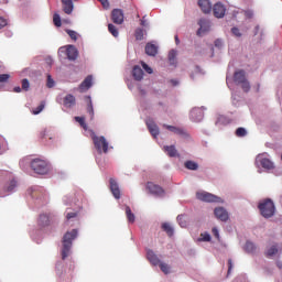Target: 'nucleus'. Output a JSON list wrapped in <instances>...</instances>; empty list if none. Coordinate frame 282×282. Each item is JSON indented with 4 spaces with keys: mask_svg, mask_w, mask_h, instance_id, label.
Wrapping results in <instances>:
<instances>
[{
    "mask_svg": "<svg viewBox=\"0 0 282 282\" xmlns=\"http://www.w3.org/2000/svg\"><path fill=\"white\" fill-rule=\"evenodd\" d=\"M78 237V229H73L67 231L63 237V249L62 259L65 261L69 257V251L72 250V241Z\"/></svg>",
    "mask_w": 282,
    "mask_h": 282,
    "instance_id": "nucleus-1",
    "label": "nucleus"
},
{
    "mask_svg": "<svg viewBox=\"0 0 282 282\" xmlns=\"http://www.w3.org/2000/svg\"><path fill=\"white\" fill-rule=\"evenodd\" d=\"M258 208L260 210V215L264 217V219H270V217H274V213H276V207L274 206V202L270 198L262 199Z\"/></svg>",
    "mask_w": 282,
    "mask_h": 282,
    "instance_id": "nucleus-2",
    "label": "nucleus"
},
{
    "mask_svg": "<svg viewBox=\"0 0 282 282\" xmlns=\"http://www.w3.org/2000/svg\"><path fill=\"white\" fill-rule=\"evenodd\" d=\"M234 83L235 85H240L241 89L248 94L250 91L251 86L250 82H248V77H246V70L238 69L234 73Z\"/></svg>",
    "mask_w": 282,
    "mask_h": 282,
    "instance_id": "nucleus-3",
    "label": "nucleus"
},
{
    "mask_svg": "<svg viewBox=\"0 0 282 282\" xmlns=\"http://www.w3.org/2000/svg\"><path fill=\"white\" fill-rule=\"evenodd\" d=\"M94 147L98 153H108L109 152V142L105 137L96 135V132H91L90 134Z\"/></svg>",
    "mask_w": 282,
    "mask_h": 282,
    "instance_id": "nucleus-4",
    "label": "nucleus"
},
{
    "mask_svg": "<svg viewBox=\"0 0 282 282\" xmlns=\"http://www.w3.org/2000/svg\"><path fill=\"white\" fill-rule=\"evenodd\" d=\"M31 169L37 175H45L50 171V165H47V161L43 159H33L31 161Z\"/></svg>",
    "mask_w": 282,
    "mask_h": 282,
    "instance_id": "nucleus-5",
    "label": "nucleus"
},
{
    "mask_svg": "<svg viewBox=\"0 0 282 282\" xmlns=\"http://www.w3.org/2000/svg\"><path fill=\"white\" fill-rule=\"evenodd\" d=\"M196 197L200 202L221 204V198L219 196H215L208 192H198L196 193Z\"/></svg>",
    "mask_w": 282,
    "mask_h": 282,
    "instance_id": "nucleus-6",
    "label": "nucleus"
},
{
    "mask_svg": "<svg viewBox=\"0 0 282 282\" xmlns=\"http://www.w3.org/2000/svg\"><path fill=\"white\" fill-rule=\"evenodd\" d=\"M147 191H149L150 195H155V197H164V188L153 182L147 183Z\"/></svg>",
    "mask_w": 282,
    "mask_h": 282,
    "instance_id": "nucleus-7",
    "label": "nucleus"
},
{
    "mask_svg": "<svg viewBox=\"0 0 282 282\" xmlns=\"http://www.w3.org/2000/svg\"><path fill=\"white\" fill-rule=\"evenodd\" d=\"M111 20L116 25H122L124 23V11L122 9H113L111 11Z\"/></svg>",
    "mask_w": 282,
    "mask_h": 282,
    "instance_id": "nucleus-8",
    "label": "nucleus"
},
{
    "mask_svg": "<svg viewBox=\"0 0 282 282\" xmlns=\"http://www.w3.org/2000/svg\"><path fill=\"white\" fill-rule=\"evenodd\" d=\"M93 82L94 77L91 75H88L78 87L80 94H85V91H88V89L91 88V85H94Z\"/></svg>",
    "mask_w": 282,
    "mask_h": 282,
    "instance_id": "nucleus-9",
    "label": "nucleus"
},
{
    "mask_svg": "<svg viewBox=\"0 0 282 282\" xmlns=\"http://www.w3.org/2000/svg\"><path fill=\"white\" fill-rule=\"evenodd\" d=\"M213 12L216 19H224V17L226 15V7H224V4L218 2L214 6Z\"/></svg>",
    "mask_w": 282,
    "mask_h": 282,
    "instance_id": "nucleus-10",
    "label": "nucleus"
},
{
    "mask_svg": "<svg viewBox=\"0 0 282 282\" xmlns=\"http://www.w3.org/2000/svg\"><path fill=\"white\" fill-rule=\"evenodd\" d=\"M215 217L218 218L220 221H228L229 215L228 210L224 207H217L214 210Z\"/></svg>",
    "mask_w": 282,
    "mask_h": 282,
    "instance_id": "nucleus-11",
    "label": "nucleus"
},
{
    "mask_svg": "<svg viewBox=\"0 0 282 282\" xmlns=\"http://www.w3.org/2000/svg\"><path fill=\"white\" fill-rule=\"evenodd\" d=\"M191 118L194 122H202V120H204V109L193 108L191 111Z\"/></svg>",
    "mask_w": 282,
    "mask_h": 282,
    "instance_id": "nucleus-12",
    "label": "nucleus"
},
{
    "mask_svg": "<svg viewBox=\"0 0 282 282\" xmlns=\"http://www.w3.org/2000/svg\"><path fill=\"white\" fill-rule=\"evenodd\" d=\"M198 25H199V29L197 31L198 36H202V34H204V32H208V30H210V21H208L206 19H200L198 21Z\"/></svg>",
    "mask_w": 282,
    "mask_h": 282,
    "instance_id": "nucleus-13",
    "label": "nucleus"
},
{
    "mask_svg": "<svg viewBox=\"0 0 282 282\" xmlns=\"http://www.w3.org/2000/svg\"><path fill=\"white\" fill-rule=\"evenodd\" d=\"M109 184H110V191L115 199H120L121 194H120V186L118 185V182H116L113 178H110Z\"/></svg>",
    "mask_w": 282,
    "mask_h": 282,
    "instance_id": "nucleus-14",
    "label": "nucleus"
},
{
    "mask_svg": "<svg viewBox=\"0 0 282 282\" xmlns=\"http://www.w3.org/2000/svg\"><path fill=\"white\" fill-rule=\"evenodd\" d=\"M65 52L68 61H76V58H78V50H76V46L68 45Z\"/></svg>",
    "mask_w": 282,
    "mask_h": 282,
    "instance_id": "nucleus-15",
    "label": "nucleus"
},
{
    "mask_svg": "<svg viewBox=\"0 0 282 282\" xmlns=\"http://www.w3.org/2000/svg\"><path fill=\"white\" fill-rule=\"evenodd\" d=\"M63 105L64 107H66V109H72V107H76V97L72 94L66 95L64 97Z\"/></svg>",
    "mask_w": 282,
    "mask_h": 282,
    "instance_id": "nucleus-16",
    "label": "nucleus"
},
{
    "mask_svg": "<svg viewBox=\"0 0 282 282\" xmlns=\"http://www.w3.org/2000/svg\"><path fill=\"white\" fill-rule=\"evenodd\" d=\"M147 127L151 133V135H153V138H156L160 135V128H158V124H155V122L151 119H149L147 121Z\"/></svg>",
    "mask_w": 282,
    "mask_h": 282,
    "instance_id": "nucleus-17",
    "label": "nucleus"
},
{
    "mask_svg": "<svg viewBox=\"0 0 282 282\" xmlns=\"http://www.w3.org/2000/svg\"><path fill=\"white\" fill-rule=\"evenodd\" d=\"M198 6L204 14H209L213 10V4H210L209 0H198Z\"/></svg>",
    "mask_w": 282,
    "mask_h": 282,
    "instance_id": "nucleus-18",
    "label": "nucleus"
},
{
    "mask_svg": "<svg viewBox=\"0 0 282 282\" xmlns=\"http://www.w3.org/2000/svg\"><path fill=\"white\" fill-rule=\"evenodd\" d=\"M63 11L65 14H72L74 12V1L73 0H62Z\"/></svg>",
    "mask_w": 282,
    "mask_h": 282,
    "instance_id": "nucleus-19",
    "label": "nucleus"
},
{
    "mask_svg": "<svg viewBox=\"0 0 282 282\" xmlns=\"http://www.w3.org/2000/svg\"><path fill=\"white\" fill-rule=\"evenodd\" d=\"M132 76L134 78V80H142V78H144V70H142V68L138 65H135L132 69Z\"/></svg>",
    "mask_w": 282,
    "mask_h": 282,
    "instance_id": "nucleus-20",
    "label": "nucleus"
},
{
    "mask_svg": "<svg viewBox=\"0 0 282 282\" xmlns=\"http://www.w3.org/2000/svg\"><path fill=\"white\" fill-rule=\"evenodd\" d=\"M147 257H148V260L150 261V263H152V265H158L159 263L162 262V261H160V258L158 257V254H155V252H153V250H148Z\"/></svg>",
    "mask_w": 282,
    "mask_h": 282,
    "instance_id": "nucleus-21",
    "label": "nucleus"
},
{
    "mask_svg": "<svg viewBox=\"0 0 282 282\" xmlns=\"http://www.w3.org/2000/svg\"><path fill=\"white\" fill-rule=\"evenodd\" d=\"M145 54H148V56H156L158 55V46L155 44L148 43L145 45Z\"/></svg>",
    "mask_w": 282,
    "mask_h": 282,
    "instance_id": "nucleus-22",
    "label": "nucleus"
},
{
    "mask_svg": "<svg viewBox=\"0 0 282 282\" xmlns=\"http://www.w3.org/2000/svg\"><path fill=\"white\" fill-rule=\"evenodd\" d=\"M83 192H76L73 196H64L63 202H83Z\"/></svg>",
    "mask_w": 282,
    "mask_h": 282,
    "instance_id": "nucleus-23",
    "label": "nucleus"
},
{
    "mask_svg": "<svg viewBox=\"0 0 282 282\" xmlns=\"http://www.w3.org/2000/svg\"><path fill=\"white\" fill-rule=\"evenodd\" d=\"M161 228L164 232H166L167 237H173V235H175V229H173V226H171L169 223H163Z\"/></svg>",
    "mask_w": 282,
    "mask_h": 282,
    "instance_id": "nucleus-24",
    "label": "nucleus"
},
{
    "mask_svg": "<svg viewBox=\"0 0 282 282\" xmlns=\"http://www.w3.org/2000/svg\"><path fill=\"white\" fill-rule=\"evenodd\" d=\"M85 100L87 102V112L89 113L90 119L94 120V102L91 101V97L86 96Z\"/></svg>",
    "mask_w": 282,
    "mask_h": 282,
    "instance_id": "nucleus-25",
    "label": "nucleus"
},
{
    "mask_svg": "<svg viewBox=\"0 0 282 282\" xmlns=\"http://www.w3.org/2000/svg\"><path fill=\"white\" fill-rule=\"evenodd\" d=\"M259 161H260L262 169H267L269 171L274 169V163L272 161H270V159L263 158V159H260Z\"/></svg>",
    "mask_w": 282,
    "mask_h": 282,
    "instance_id": "nucleus-26",
    "label": "nucleus"
},
{
    "mask_svg": "<svg viewBox=\"0 0 282 282\" xmlns=\"http://www.w3.org/2000/svg\"><path fill=\"white\" fill-rule=\"evenodd\" d=\"M164 151L170 158H177V149H175V145H165Z\"/></svg>",
    "mask_w": 282,
    "mask_h": 282,
    "instance_id": "nucleus-27",
    "label": "nucleus"
},
{
    "mask_svg": "<svg viewBox=\"0 0 282 282\" xmlns=\"http://www.w3.org/2000/svg\"><path fill=\"white\" fill-rule=\"evenodd\" d=\"M39 226H42V227L50 226V215L47 214L40 215Z\"/></svg>",
    "mask_w": 282,
    "mask_h": 282,
    "instance_id": "nucleus-28",
    "label": "nucleus"
},
{
    "mask_svg": "<svg viewBox=\"0 0 282 282\" xmlns=\"http://www.w3.org/2000/svg\"><path fill=\"white\" fill-rule=\"evenodd\" d=\"M177 51L175 50H171L169 52V61H170V65H176L177 64Z\"/></svg>",
    "mask_w": 282,
    "mask_h": 282,
    "instance_id": "nucleus-29",
    "label": "nucleus"
},
{
    "mask_svg": "<svg viewBox=\"0 0 282 282\" xmlns=\"http://www.w3.org/2000/svg\"><path fill=\"white\" fill-rule=\"evenodd\" d=\"M126 216L130 224L135 223V215L133 214V212H131V207L129 206L126 207Z\"/></svg>",
    "mask_w": 282,
    "mask_h": 282,
    "instance_id": "nucleus-30",
    "label": "nucleus"
},
{
    "mask_svg": "<svg viewBox=\"0 0 282 282\" xmlns=\"http://www.w3.org/2000/svg\"><path fill=\"white\" fill-rule=\"evenodd\" d=\"M167 131H171L172 133H176V135H182L184 133V130L174 127V126H164Z\"/></svg>",
    "mask_w": 282,
    "mask_h": 282,
    "instance_id": "nucleus-31",
    "label": "nucleus"
},
{
    "mask_svg": "<svg viewBox=\"0 0 282 282\" xmlns=\"http://www.w3.org/2000/svg\"><path fill=\"white\" fill-rule=\"evenodd\" d=\"M185 169H188V171H197L199 169V165L194 161H186Z\"/></svg>",
    "mask_w": 282,
    "mask_h": 282,
    "instance_id": "nucleus-32",
    "label": "nucleus"
},
{
    "mask_svg": "<svg viewBox=\"0 0 282 282\" xmlns=\"http://www.w3.org/2000/svg\"><path fill=\"white\" fill-rule=\"evenodd\" d=\"M108 31L110 32V34H112V36H115L116 39H118L119 36V32H118V28H116V25L113 24H108Z\"/></svg>",
    "mask_w": 282,
    "mask_h": 282,
    "instance_id": "nucleus-33",
    "label": "nucleus"
},
{
    "mask_svg": "<svg viewBox=\"0 0 282 282\" xmlns=\"http://www.w3.org/2000/svg\"><path fill=\"white\" fill-rule=\"evenodd\" d=\"M4 188L7 193H12L17 188V181L12 180Z\"/></svg>",
    "mask_w": 282,
    "mask_h": 282,
    "instance_id": "nucleus-34",
    "label": "nucleus"
},
{
    "mask_svg": "<svg viewBox=\"0 0 282 282\" xmlns=\"http://www.w3.org/2000/svg\"><path fill=\"white\" fill-rule=\"evenodd\" d=\"M53 23L56 28H61L63 23L61 22V15L58 13H54Z\"/></svg>",
    "mask_w": 282,
    "mask_h": 282,
    "instance_id": "nucleus-35",
    "label": "nucleus"
},
{
    "mask_svg": "<svg viewBox=\"0 0 282 282\" xmlns=\"http://www.w3.org/2000/svg\"><path fill=\"white\" fill-rule=\"evenodd\" d=\"M134 36L137 41H142L144 39V30L137 29L134 32Z\"/></svg>",
    "mask_w": 282,
    "mask_h": 282,
    "instance_id": "nucleus-36",
    "label": "nucleus"
},
{
    "mask_svg": "<svg viewBox=\"0 0 282 282\" xmlns=\"http://www.w3.org/2000/svg\"><path fill=\"white\" fill-rule=\"evenodd\" d=\"M44 109H45V101H42L39 107L32 110V113L33 116H39V113H41V111H43Z\"/></svg>",
    "mask_w": 282,
    "mask_h": 282,
    "instance_id": "nucleus-37",
    "label": "nucleus"
},
{
    "mask_svg": "<svg viewBox=\"0 0 282 282\" xmlns=\"http://www.w3.org/2000/svg\"><path fill=\"white\" fill-rule=\"evenodd\" d=\"M158 265L160 267L161 271L164 274H169V272H171V267H169V264H166L164 262H160Z\"/></svg>",
    "mask_w": 282,
    "mask_h": 282,
    "instance_id": "nucleus-38",
    "label": "nucleus"
},
{
    "mask_svg": "<svg viewBox=\"0 0 282 282\" xmlns=\"http://www.w3.org/2000/svg\"><path fill=\"white\" fill-rule=\"evenodd\" d=\"M237 138H246L248 135V131H246V128H238L236 130Z\"/></svg>",
    "mask_w": 282,
    "mask_h": 282,
    "instance_id": "nucleus-39",
    "label": "nucleus"
},
{
    "mask_svg": "<svg viewBox=\"0 0 282 282\" xmlns=\"http://www.w3.org/2000/svg\"><path fill=\"white\" fill-rule=\"evenodd\" d=\"M246 252H254L257 250V247H254V243L247 241L245 245Z\"/></svg>",
    "mask_w": 282,
    "mask_h": 282,
    "instance_id": "nucleus-40",
    "label": "nucleus"
},
{
    "mask_svg": "<svg viewBox=\"0 0 282 282\" xmlns=\"http://www.w3.org/2000/svg\"><path fill=\"white\" fill-rule=\"evenodd\" d=\"M279 252V249H276V246H272L267 251V257H274Z\"/></svg>",
    "mask_w": 282,
    "mask_h": 282,
    "instance_id": "nucleus-41",
    "label": "nucleus"
},
{
    "mask_svg": "<svg viewBox=\"0 0 282 282\" xmlns=\"http://www.w3.org/2000/svg\"><path fill=\"white\" fill-rule=\"evenodd\" d=\"M212 237L208 232L200 234V237L198 238V241H210Z\"/></svg>",
    "mask_w": 282,
    "mask_h": 282,
    "instance_id": "nucleus-42",
    "label": "nucleus"
},
{
    "mask_svg": "<svg viewBox=\"0 0 282 282\" xmlns=\"http://www.w3.org/2000/svg\"><path fill=\"white\" fill-rule=\"evenodd\" d=\"M66 33L68 34V36H70L73 41H78V33H76V31L66 30Z\"/></svg>",
    "mask_w": 282,
    "mask_h": 282,
    "instance_id": "nucleus-43",
    "label": "nucleus"
},
{
    "mask_svg": "<svg viewBox=\"0 0 282 282\" xmlns=\"http://www.w3.org/2000/svg\"><path fill=\"white\" fill-rule=\"evenodd\" d=\"M22 89L23 91L30 90V80H28V78L22 79Z\"/></svg>",
    "mask_w": 282,
    "mask_h": 282,
    "instance_id": "nucleus-44",
    "label": "nucleus"
},
{
    "mask_svg": "<svg viewBox=\"0 0 282 282\" xmlns=\"http://www.w3.org/2000/svg\"><path fill=\"white\" fill-rule=\"evenodd\" d=\"M77 218H78L77 212H70L66 214L67 221H70V219H77Z\"/></svg>",
    "mask_w": 282,
    "mask_h": 282,
    "instance_id": "nucleus-45",
    "label": "nucleus"
},
{
    "mask_svg": "<svg viewBox=\"0 0 282 282\" xmlns=\"http://www.w3.org/2000/svg\"><path fill=\"white\" fill-rule=\"evenodd\" d=\"M76 122L83 127V129H87V123H85V119L83 117H75Z\"/></svg>",
    "mask_w": 282,
    "mask_h": 282,
    "instance_id": "nucleus-46",
    "label": "nucleus"
},
{
    "mask_svg": "<svg viewBox=\"0 0 282 282\" xmlns=\"http://www.w3.org/2000/svg\"><path fill=\"white\" fill-rule=\"evenodd\" d=\"M141 65L147 74H153V68H151L147 63L142 62Z\"/></svg>",
    "mask_w": 282,
    "mask_h": 282,
    "instance_id": "nucleus-47",
    "label": "nucleus"
},
{
    "mask_svg": "<svg viewBox=\"0 0 282 282\" xmlns=\"http://www.w3.org/2000/svg\"><path fill=\"white\" fill-rule=\"evenodd\" d=\"M46 87H48V89H52V87H54V79H52V75H47Z\"/></svg>",
    "mask_w": 282,
    "mask_h": 282,
    "instance_id": "nucleus-48",
    "label": "nucleus"
},
{
    "mask_svg": "<svg viewBox=\"0 0 282 282\" xmlns=\"http://www.w3.org/2000/svg\"><path fill=\"white\" fill-rule=\"evenodd\" d=\"M10 80V75L9 74H1L0 75V83H8Z\"/></svg>",
    "mask_w": 282,
    "mask_h": 282,
    "instance_id": "nucleus-49",
    "label": "nucleus"
},
{
    "mask_svg": "<svg viewBox=\"0 0 282 282\" xmlns=\"http://www.w3.org/2000/svg\"><path fill=\"white\" fill-rule=\"evenodd\" d=\"M182 219H184V216L183 215H178L177 216V221H178L181 228H186V223L182 221Z\"/></svg>",
    "mask_w": 282,
    "mask_h": 282,
    "instance_id": "nucleus-50",
    "label": "nucleus"
},
{
    "mask_svg": "<svg viewBox=\"0 0 282 282\" xmlns=\"http://www.w3.org/2000/svg\"><path fill=\"white\" fill-rule=\"evenodd\" d=\"M231 34H234V36L241 37V32L239 31L238 28H232L231 29Z\"/></svg>",
    "mask_w": 282,
    "mask_h": 282,
    "instance_id": "nucleus-51",
    "label": "nucleus"
},
{
    "mask_svg": "<svg viewBox=\"0 0 282 282\" xmlns=\"http://www.w3.org/2000/svg\"><path fill=\"white\" fill-rule=\"evenodd\" d=\"M6 25H8V20L0 17V30L6 28Z\"/></svg>",
    "mask_w": 282,
    "mask_h": 282,
    "instance_id": "nucleus-52",
    "label": "nucleus"
},
{
    "mask_svg": "<svg viewBox=\"0 0 282 282\" xmlns=\"http://www.w3.org/2000/svg\"><path fill=\"white\" fill-rule=\"evenodd\" d=\"M212 232L216 239H219V229H217V227H214L212 229Z\"/></svg>",
    "mask_w": 282,
    "mask_h": 282,
    "instance_id": "nucleus-53",
    "label": "nucleus"
},
{
    "mask_svg": "<svg viewBox=\"0 0 282 282\" xmlns=\"http://www.w3.org/2000/svg\"><path fill=\"white\" fill-rule=\"evenodd\" d=\"M232 268H234V265H232V259H229V260H228V274H230V272H232Z\"/></svg>",
    "mask_w": 282,
    "mask_h": 282,
    "instance_id": "nucleus-54",
    "label": "nucleus"
},
{
    "mask_svg": "<svg viewBox=\"0 0 282 282\" xmlns=\"http://www.w3.org/2000/svg\"><path fill=\"white\" fill-rule=\"evenodd\" d=\"M45 61L48 67H52V65L54 64V59H52V57H47Z\"/></svg>",
    "mask_w": 282,
    "mask_h": 282,
    "instance_id": "nucleus-55",
    "label": "nucleus"
},
{
    "mask_svg": "<svg viewBox=\"0 0 282 282\" xmlns=\"http://www.w3.org/2000/svg\"><path fill=\"white\" fill-rule=\"evenodd\" d=\"M98 1L104 6V8L106 6H109V1L108 0H98Z\"/></svg>",
    "mask_w": 282,
    "mask_h": 282,
    "instance_id": "nucleus-56",
    "label": "nucleus"
},
{
    "mask_svg": "<svg viewBox=\"0 0 282 282\" xmlns=\"http://www.w3.org/2000/svg\"><path fill=\"white\" fill-rule=\"evenodd\" d=\"M141 25H142L143 28H147V25H148L147 20H145L144 17L141 19Z\"/></svg>",
    "mask_w": 282,
    "mask_h": 282,
    "instance_id": "nucleus-57",
    "label": "nucleus"
},
{
    "mask_svg": "<svg viewBox=\"0 0 282 282\" xmlns=\"http://www.w3.org/2000/svg\"><path fill=\"white\" fill-rule=\"evenodd\" d=\"M13 91H14L15 94H21V87L15 86V87L13 88Z\"/></svg>",
    "mask_w": 282,
    "mask_h": 282,
    "instance_id": "nucleus-58",
    "label": "nucleus"
},
{
    "mask_svg": "<svg viewBox=\"0 0 282 282\" xmlns=\"http://www.w3.org/2000/svg\"><path fill=\"white\" fill-rule=\"evenodd\" d=\"M215 46H216V47H221V42H220V40H216V41H215Z\"/></svg>",
    "mask_w": 282,
    "mask_h": 282,
    "instance_id": "nucleus-59",
    "label": "nucleus"
},
{
    "mask_svg": "<svg viewBox=\"0 0 282 282\" xmlns=\"http://www.w3.org/2000/svg\"><path fill=\"white\" fill-rule=\"evenodd\" d=\"M40 138L43 140V138H45V130H42L41 132H40Z\"/></svg>",
    "mask_w": 282,
    "mask_h": 282,
    "instance_id": "nucleus-60",
    "label": "nucleus"
},
{
    "mask_svg": "<svg viewBox=\"0 0 282 282\" xmlns=\"http://www.w3.org/2000/svg\"><path fill=\"white\" fill-rule=\"evenodd\" d=\"M175 43L176 45H180V37L177 35H175Z\"/></svg>",
    "mask_w": 282,
    "mask_h": 282,
    "instance_id": "nucleus-61",
    "label": "nucleus"
},
{
    "mask_svg": "<svg viewBox=\"0 0 282 282\" xmlns=\"http://www.w3.org/2000/svg\"><path fill=\"white\" fill-rule=\"evenodd\" d=\"M171 83H172V85H174V86L177 85V80L172 79Z\"/></svg>",
    "mask_w": 282,
    "mask_h": 282,
    "instance_id": "nucleus-62",
    "label": "nucleus"
},
{
    "mask_svg": "<svg viewBox=\"0 0 282 282\" xmlns=\"http://www.w3.org/2000/svg\"><path fill=\"white\" fill-rule=\"evenodd\" d=\"M256 30H259V26H256Z\"/></svg>",
    "mask_w": 282,
    "mask_h": 282,
    "instance_id": "nucleus-63",
    "label": "nucleus"
},
{
    "mask_svg": "<svg viewBox=\"0 0 282 282\" xmlns=\"http://www.w3.org/2000/svg\"><path fill=\"white\" fill-rule=\"evenodd\" d=\"M74 1H78V0H74Z\"/></svg>",
    "mask_w": 282,
    "mask_h": 282,
    "instance_id": "nucleus-64",
    "label": "nucleus"
}]
</instances>
